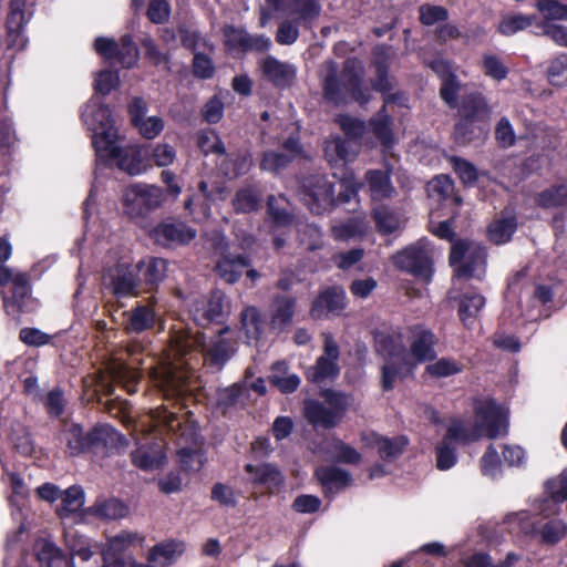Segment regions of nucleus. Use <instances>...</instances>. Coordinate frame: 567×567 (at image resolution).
<instances>
[{
    "label": "nucleus",
    "instance_id": "1",
    "mask_svg": "<svg viewBox=\"0 0 567 567\" xmlns=\"http://www.w3.org/2000/svg\"><path fill=\"white\" fill-rule=\"evenodd\" d=\"M364 69L355 58H348L342 68L333 60L324 61L319 70L322 96L336 106L357 102L365 105L371 100V91L363 83Z\"/></svg>",
    "mask_w": 567,
    "mask_h": 567
},
{
    "label": "nucleus",
    "instance_id": "2",
    "mask_svg": "<svg viewBox=\"0 0 567 567\" xmlns=\"http://www.w3.org/2000/svg\"><path fill=\"white\" fill-rule=\"evenodd\" d=\"M230 328L226 326L216 337H214L209 344H205V336L203 333H190L189 331H175L171 339V351L176 358H184L193 351L199 350L204 353L206 362L217 368L218 370L227 363V361L235 354V342L226 339L223 336L228 333Z\"/></svg>",
    "mask_w": 567,
    "mask_h": 567
},
{
    "label": "nucleus",
    "instance_id": "3",
    "mask_svg": "<svg viewBox=\"0 0 567 567\" xmlns=\"http://www.w3.org/2000/svg\"><path fill=\"white\" fill-rule=\"evenodd\" d=\"M153 431L168 434L178 443L196 444L198 427L190 412H184V405L178 401L152 409L148 413Z\"/></svg>",
    "mask_w": 567,
    "mask_h": 567
},
{
    "label": "nucleus",
    "instance_id": "4",
    "mask_svg": "<svg viewBox=\"0 0 567 567\" xmlns=\"http://www.w3.org/2000/svg\"><path fill=\"white\" fill-rule=\"evenodd\" d=\"M165 199L164 190L145 183H136L123 192L122 203L124 213L134 221L145 220L158 209Z\"/></svg>",
    "mask_w": 567,
    "mask_h": 567
},
{
    "label": "nucleus",
    "instance_id": "5",
    "mask_svg": "<svg viewBox=\"0 0 567 567\" xmlns=\"http://www.w3.org/2000/svg\"><path fill=\"white\" fill-rule=\"evenodd\" d=\"M299 195L312 214L321 215L334 205V183L321 174L310 175L302 181Z\"/></svg>",
    "mask_w": 567,
    "mask_h": 567
},
{
    "label": "nucleus",
    "instance_id": "6",
    "mask_svg": "<svg viewBox=\"0 0 567 567\" xmlns=\"http://www.w3.org/2000/svg\"><path fill=\"white\" fill-rule=\"evenodd\" d=\"M486 257L487 252L484 246L467 239H460L452 245L449 259L451 265L464 260V264L456 269V276L481 278L485 271Z\"/></svg>",
    "mask_w": 567,
    "mask_h": 567
},
{
    "label": "nucleus",
    "instance_id": "7",
    "mask_svg": "<svg viewBox=\"0 0 567 567\" xmlns=\"http://www.w3.org/2000/svg\"><path fill=\"white\" fill-rule=\"evenodd\" d=\"M475 430L488 439L504 436L508 431L505 411L492 399L477 400L474 404Z\"/></svg>",
    "mask_w": 567,
    "mask_h": 567
},
{
    "label": "nucleus",
    "instance_id": "8",
    "mask_svg": "<svg viewBox=\"0 0 567 567\" xmlns=\"http://www.w3.org/2000/svg\"><path fill=\"white\" fill-rule=\"evenodd\" d=\"M215 255L217 256V261L214 269L217 276L227 284L237 282L245 269L251 267L249 257L245 254L233 251L225 237L217 239Z\"/></svg>",
    "mask_w": 567,
    "mask_h": 567
},
{
    "label": "nucleus",
    "instance_id": "9",
    "mask_svg": "<svg viewBox=\"0 0 567 567\" xmlns=\"http://www.w3.org/2000/svg\"><path fill=\"white\" fill-rule=\"evenodd\" d=\"M190 313L197 326L223 323L230 313V300L221 290H214L206 298L197 300Z\"/></svg>",
    "mask_w": 567,
    "mask_h": 567
},
{
    "label": "nucleus",
    "instance_id": "10",
    "mask_svg": "<svg viewBox=\"0 0 567 567\" xmlns=\"http://www.w3.org/2000/svg\"><path fill=\"white\" fill-rule=\"evenodd\" d=\"M196 229L176 218H165L150 230V238L163 248L188 245L196 237Z\"/></svg>",
    "mask_w": 567,
    "mask_h": 567
},
{
    "label": "nucleus",
    "instance_id": "11",
    "mask_svg": "<svg viewBox=\"0 0 567 567\" xmlns=\"http://www.w3.org/2000/svg\"><path fill=\"white\" fill-rule=\"evenodd\" d=\"M339 346L330 333H323V353L316 363L308 368L307 380L312 383H322L336 379L340 373L338 365Z\"/></svg>",
    "mask_w": 567,
    "mask_h": 567
},
{
    "label": "nucleus",
    "instance_id": "12",
    "mask_svg": "<svg viewBox=\"0 0 567 567\" xmlns=\"http://www.w3.org/2000/svg\"><path fill=\"white\" fill-rule=\"evenodd\" d=\"M395 265L416 278L429 282L433 274V262L427 249L420 246H410L399 252L394 258Z\"/></svg>",
    "mask_w": 567,
    "mask_h": 567
},
{
    "label": "nucleus",
    "instance_id": "13",
    "mask_svg": "<svg viewBox=\"0 0 567 567\" xmlns=\"http://www.w3.org/2000/svg\"><path fill=\"white\" fill-rule=\"evenodd\" d=\"M106 287L116 298L135 297L142 292L135 266L118 264L109 270Z\"/></svg>",
    "mask_w": 567,
    "mask_h": 567
},
{
    "label": "nucleus",
    "instance_id": "14",
    "mask_svg": "<svg viewBox=\"0 0 567 567\" xmlns=\"http://www.w3.org/2000/svg\"><path fill=\"white\" fill-rule=\"evenodd\" d=\"M188 371L181 364L167 363L156 372V383L166 399L188 392Z\"/></svg>",
    "mask_w": 567,
    "mask_h": 567
},
{
    "label": "nucleus",
    "instance_id": "15",
    "mask_svg": "<svg viewBox=\"0 0 567 567\" xmlns=\"http://www.w3.org/2000/svg\"><path fill=\"white\" fill-rule=\"evenodd\" d=\"M127 445V441L110 424H96L90 430V452L95 455H109Z\"/></svg>",
    "mask_w": 567,
    "mask_h": 567
},
{
    "label": "nucleus",
    "instance_id": "16",
    "mask_svg": "<svg viewBox=\"0 0 567 567\" xmlns=\"http://www.w3.org/2000/svg\"><path fill=\"white\" fill-rule=\"evenodd\" d=\"M410 332V354L414 361L423 363L436 359L435 346L439 340L434 332L420 324L411 327Z\"/></svg>",
    "mask_w": 567,
    "mask_h": 567
},
{
    "label": "nucleus",
    "instance_id": "17",
    "mask_svg": "<svg viewBox=\"0 0 567 567\" xmlns=\"http://www.w3.org/2000/svg\"><path fill=\"white\" fill-rule=\"evenodd\" d=\"M107 372L111 382H101L105 394H113V383L122 385L128 394H134L137 391L140 373L136 369L131 368L120 360H114L109 364Z\"/></svg>",
    "mask_w": 567,
    "mask_h": 567
},
{
    "label": "nucleus",
    "instance_id": "18",
    "mask_svg": "<svg viewBox=\"0 0 567 567\" xmlns=\"http://www.w3.org/2000/svg\"><path fill=\"white\" fill-rule=\"evenodd\" d=\"M259 65L264 78L277 87H288L296 79V66L291 63L279 61L272 55L264 58Z\"/></svg>",
    "mask_w": 567,
    "mask_h": 567
},
{
    "label": "nucleus",
    "instance_id": "19",
    "mask_svg": "<svg viewBox=\"0 0 567 567\" xmlns=\"http://www.w3.org/2000/svg\"><path fill=\"white\" fill-rule=\"evenodd\" d=\"M135 268L142 292L152 291L166 277L167 261L163 258L150 257L138 261Z\"/></svg>",
    "mask_w": 567,
    "mask_h": 567
},
{
    "label": "nucleus",
    "instance_id": "20",
    "mask_svg": "<svg viewBox=\"0 0 567 567\" xmlns=\"http://www.w3.org/2000/svg\"><path fill=\"white\" fill-rule=\"evenodd\" d=\"M59 440L64 452L70 456H79L90 452V430L78 423H65L60 431Z\"/></svg>",
    "mask_w": 567,
    "mask_h": 567
},
{
    "label": "nucleus",
    "instance_id": "21",
    "mask_svg": "<svg viewBox=\"0 0 567 567\" xmlns=\"http://www.w3.org/2000/svg\"><path fill=\"white\" fill-rule=\"evenodd\" d=\"M245 471L251 475L252 484L264 487L269 494L279 493L284 486V475L274 464L262 463L257 466L247 464Z\"/></svg>",
    "mask_w": 567,
    "mask_h": 567
},
{
    "label": "nucleus",
    "instance_id": "22",
    "mask_svg": "<svg viewBox=\"0 0 567 567\" xmlns=\"http://www.w3.org/2000/svg\"><path fill=\"white\" fill-rule=\"evenodd\" d=\"M360 145L354 141L333 137L324 143V156L331 166L353 162L360 153Z\"/></svg>",
    "mask_w": 567,
    "mask_h": 567
},
{
    "label": "nucleus",
    "instance_id": "23",
    "mask_svg": "<svg viewBox=\"0 0 567 567\" xmlns=\"http://www.w3.org/2000/svg\"><path fill=\"white\" fill-rule=\"evenodd\" d=\"M296 303L295 297L285 295L274 296L269 323L271 330L280 333L292 323Z\"/></svg>",
    "mask_w": 567,
    "mask_h": 567
},
{
    "label": "nucleus",
    "instance_id": "24",
    "mask_svg": "<svg viewBox=\"0 0 567 567\" xmlns=\"http://www.w3.org/2000/svg\"><path fill=\"white\" fill-rule=\"evenodd\" d=\"M156 299L150 297L147 302H137V305L128 312V321L125 326L127 332L141 333L152 329L156 321Z\"/></svg>",
    "mask_w": 567,
    "mask_h": 567
},
{
    "label": "nucleus",
    "instance_id": "25",
    "mask_svg": "<svg viewBox=\"0 0 567 567\" xmlns=\"http://www.w3.org/2000/svg\"><path fill=\"white\" fill-rule=\"evenodd\" d=\"M137 447L132 452L133 463L142 470L158 468L164 461V444L162 441L152 440L145 443L137 442Z\"/></svg>",
    "mask_w": 567,
    "mask_h": 567
},
{
    "label": "nucleus",
    "instance_id": "26",
    "mask_svg": "<svg viewBox=\"0 0 567 567\" xmlns=\"http://www.w3.org/2000/svg\"><path fill=\"white\" fill-rule=\"evenodd\" d=\"M327 496L337 494L351 484V475L348 471L334 465L318 467L315 472Z\"/></svg>",
    "mask_w": 567,
    "mask_h": 567
},
{
    "label": "nucleus",
    "instance_id": "27",
    "mask_svg": "<svg viewBox=\"0 0 567 567\" xmlns=\"http://www.w3.org/2000/svg\"><path fill=\"white\" fill-rule=\"evenodd\" d=\"M30 278L25 272H17L14 275V284H12V296L4 299V308L9 315H18L28 311L30 302Z\"/></svg>",
    "mask_w": 567,
    "mask_h": 567
},
{
    "label": "nucleus",
    "instance_id": "28",
    "mask_svg": "<svg viewBox=\"0 0 567 567\" xmlns=\"http://www.w3.org/2000/svg\"><path fill=\"white\" fill-rule=\"evenodd\" d=\"M346 292L341 287H330L323 290L313 301L311 316L321 318L329 312L338 313L346 306Z\"/></svg>",
    "mask_w": 567,
    "mask_h": 567
},
{
    "label": "nucleus",
    "instance_id": "29",
    "mask_svg": "<svg viewBox=\"0 0 567 567\" xmlns=\"http://www.w3.org/2000/svg\"><path fill=\"white\" fill-rule=\"evenodd\" d=\"M82 120L93 133L115 128L110 107L93 100L85 105L82 112Z\"/></svg>",
    "mask_w": 567,
    "mask_h": 567
},
{
    "label": "nucleus",
    "instance_id": "30",
    "mask_svg": "<svg viewBox=\"0 0 567 567\" xmlns=\"http://www.w3.org/2000/svg\"><path fill=\"white\" fill-rule=\"evenodd\" d=\"M262 190L257 184H247L235 193L231 206L237 214H249L261 207Z\"/></svg>",
    "mask_w": 567,
    "mask_h": 567
},
{
    "label": "nucleus",
    "instance_id": "31",
    "mask_svg": "<svg viewBox=\"0 0 567 567\" xmlns=\"http://www.w3.org/2000/svg\"><path fill=\"white\" fill-rule=\"evenodd\" d=\"M239 330L244 333L247 342L260 340L265 330V318L259 308L245 307L239 315Z\"/></svg>",
    "mask_w": 567,
    "mask_h": 567
},
{
    "label": "nucleus",
    "instance_id": "32",
    "mask_svg": "<svg viewBox=\"0 0 567 567\" xmlns=\"http://www.w3.org/2000/svg\"><path fill=\"white\" fill-rule=\"evenodd\" d=\"M305 416L315 427L324 430L334 427L341 421L329 406L313 400L305 403Z\"/></svg>",
    "mask_w": 567,
    "mask_h": 567
},
{
    "label": "nucleus",
    "instance_id": "33",
    "mask_svg": "<svg viewBox=\"0 0 567 567\" xmlns=\"http://www.w3.org/2000/svg\"><path fill=\"white\" fill-rule=\"evenodd\" d=\"M489 113L487 101L481 93L474 92L462 97L458 107L461 117L483 122L488 118Z\"/></svg>",
    "mask_w": 567,
    "mask_h": 567
},
{
    "label": "nucleus",
    "instance_id": "34",
    "mask_svg": "<svg viewBox=\"0 0 567 567\" xmlns=\"http://www.w3.org/2000/svg\"><path fill=\"white\" fill-rule=\"evenodd\" d=\"M117 131L116 128H107L93 133L92 145L95 150L96 156L103 161H113V157L122 148L116 144Z\"/></svg>",
    "mask_w": 567,
    "mask_h": 567
},
{
    "label": "nucleus",
    "instance_id": "35",
    "mask_svg": "<svg viewBox=\"0 0 567 567\" xmlns=\"http://www.w3.org/2000/svg\"><path fill=\"white\" fill-rule=\"evenodd\" d=\"M365 179L373 200L391 198L396 194L391 183L390 175L386 172L380 169L368 171L365 173Z\"/></svg>",
    "mask_w": 567,
    "mask_h": 567
},
{
    "label": "nucleus",
    "instance_id": "36",
    "mask_svg": "<svg viewBox=\"0 0 567 567\" xmlns=\"http://www.w3.org/2000/svg\"><path fill=\"white\" fill-rule=\"evenodd\" d=\"M225 159L221 162L220 167L225 176L236 178L245 175L252 165L251 155L247 151H238L224 155Z\"/></svg>",
    "mask_w": 567,
    "mask_h": 567
},
{
    "label": "nucleus",
    "instance_id": "37",
    "mask_svg": "<svg viewBox=\"0 0 567 567\" xmlns=\"http://www.w3.org/2000/svg\"><path fill=\"white\" fill-rule=\"evenodd\" d=\"M369 124L375 138L383 146H391L393 143V134L391 128L392 118L388 114L385 105H382L378 113L370 118Z\"/></svg>",
    "mask_w": 567,
    "mask_h": 567
},
{
    "label": "nucleus",
    "instance_id": "38",
    "mask_svg": "<svg viewBox=\"0 0 567 567\" xmlns=\"http://www.w3.org/2000/svg\"><path fill=\"white\" fill-rule=\"evenodd\" d=\"M286 12L296 16V21L309 24L320 16L321 6L318 0H291Z\"/></svg>",
    "mask_w": 567,
    "mask_h": 567
},
{
    "label": "nucleus",
    "instance_id": "39",
    "mask_svg": "<svg viewBox=\"0 0 567 567\" xmlns=\"http://www.w3.org/2000/svg\"><path fill=\"white\" fill-rule=\"evenodd\" d=\"M116 166L131 176L140 175L145 171V166L140 153L133 147H122L113 157Z\"/></svg>",
    "mask_w": 567,
    "mask_h": 567
},
{
    "label": "nucleus",
    "instance_id": "40",
    "mask_svg": "<svg viewBox=\"0 0 567 567\" xmlns=\"http://www.w3.org/2000/svg\"><path fill=\"white\" fill-rule=\"evenodd\" d=\"M61 506L56 508L58 515L63 518L76 513L84 505V492L80 486H71L61 493Z\"/></svg>",
    "mask_w": 567,
    "mask_h": 567
},
{
    "label": "nucleus",
    "instance_id": "41",
    "mask_svg": "<svg viewBox=\"0 0 567 567\" xmlns=\"http://www.w3.org/2000/svg\"><path fill=\"white\" fill-rule=\"evenodd\" d=\"M286 362H276L272 364V374L269 381L278 388L282 393H292L300 385V378L297 374L282 375L287 371Z\"/></svg>",
    "mask_w": 567,
    "mask_h": 567
},
{
    "label": "nucleus",
    "instance_id": "42",
    "mask_svg": "<svg viewBox=\"0 0 567 567\" xmlns=\"http://www.w3.org/2000/svg\"><path fill=\"white\" fill-rule=\"evenodd\" d=\"M367 225L363 218L352 217L346 221L334 224L331 227L332 237L336 240H349L364 235Z\"/></svg>",
    "mask_w": 567,
    "mask_h": 567
},
{
    "label": "nucleus",
    "instance_id": "43",
    "mask_svg": "<svg viewBox=\"0 0 567 567\" xmlns=\"http://www.w3.org/2000/svg\"><path fill=\"white\" fill-rule=\"evenodd\" d=\"M406 444L408 441L403 436L392 439L378 436L374 441L378 453L383 461L398 458L403 453Z\"/></svg>",
    "mask_w": 567,
    "mask_h": 567
},
{
    "label": "nucleus",
    "instance_id": "44",
    "mask_svg": "<svg viewBox=\"0 0 567 567\" xmlns=\"http://www.w3.org/2000/svg\"><path fill=\"white\" fill-rule=\"evenodd\" d=\"M517 229L515 217H506L492 223L488 227V237L496 244L507 243Z\"/></svg>",
    "mask_w": 567,
    "mask_h": 567
},
{
    "label": "nucleus",
    "instance_id": "45",
    "mask_svg": "<svg viewBox=\"0 0 567 567\" xmlns=\"http://www.w3.org/2000/svg\"><path fill=\"white\" fill-rule=\"evenodd\" d=\"M480 437L477 432L471 431L461 419H454L450 422L443 440L451 444H466L476 441Z\"/></svg>",
    "mask_w": 567,
    "mask_h": 567
},
{
    "label": "nucleus",
    "instance_id": "46",
    "mask_svg": "<svg viewBox=\"0 0 567 567\" xmlns=\"http://www.w3.org/2000/svg\"><path fill=\"white\" fill-rule=\"evenodd\" d=\"M196 144L205 154L226 155V147L219 135L213 130H200L196 133Z\"/></svg>",
    "mask_w": 567,
    "mask_h": 567
},
{
    "label": "nucleus",
    "instance_id": "47",
    "mask_svg": "<svg viewBox=\"0 0 567 567\" xmlns=\"http://www.w3.org/2000/svg\"><path fill=\"white\" fill-rule=\"evenodd\" d=\"M485 305V298L475 292L464 293L458 303V316L464 324H467L468 319L477 317L478 312Z\"/></svg>",
    "mask_w": 567,
    "mask_h": 567
},
{
    "label": "nucleus",
    "instance_id": "48",
    "mask_svg": "<svg viewBox=\"0 0 567 567\" xmlns=\"http://www.w3.org/2000/svg\"><path fill=\"white\" fill-rule=\"evenodd\" d=\"M145 540V536L130 530H121L118 534L107 539V549L112 555H120L125 551L128 547L142 544Z\"/></svg>",
    "mask_w": 567,
    "mask_h": 567
},
{
    "label": "nucleus",
    "instance_id": "49",
    "mask_svg": "<svg viewBox=\"0 0 567 567\" xmlns=\"http://www.w3.org/2000/svg\"><path fill=\"white\" fill-rule=\"evenodd\" d=\"M140 58L138 49L130 34H125L121 38L117 43L116 55L114 60H117L122 66L130 69L134 66Z\"/></svg>",
    "mask_w": 567,
    "mask_h": 567
},
{
    "label": "nucleus",
    "instance_id": "50",
    "mask_svg": "<svg viewBox=\"0 0 567 567\" xmlns=\"http://www.w3.org/2000/svg\"><path fill=\"white\" fill-rule=\"evenodd\" d=\"M336 121L344 133L346 140L354 141L360 146L362 145L361 141L367 131L364 121L350 115H339Z\"/></svg>",
    "mask_w": 567,
    "mask_h": 567
},
{
    "label": "nucleus",
    "instance_id": "51",
    "mask_svg": "<svg viewBox=\"0 0 567 567\" xmlns=\"http://www.w3.org/2000/svg\"><path fill=\"white\" fill-rule=\"evenodd\" d=\"M181 545L175 540L159 543L150 550L147 559L150 563L164 567L177 551H182V549H178Z\"/></svg>",
    "mask_w": 567,
    "mask_h": 567
},
{
    "label": "nucleus",
    "instance_id": "52",
    "mask_svg": "<svg viewBox=\"0 0 567 567\" xmlns=\"http://www.w3.org/2000/svg\"><path fill=\"white\" fill-rule=\"evenodd\" d=\"M538 533L542 543L547 545H555L567 535V525L560 519H551L544 523Z\"/></svg>",
    "mask_w": 567,
    "mask_h": 567
},
{
    "label": "nucleus",
    "instance_id": "53",
    "mask_svg": "<svg viewBox=\"0 0 567 567\" xmlns=\"http://www.w3.org/2000/svg\"><path fill=\"white\" fill-rule=\"evenodd\" d=\"M320 394L324 399V402L329 405V408L340 419H342L343 414L346 413V411L352 404L353 401L351 395L331 389L322 390Z\"/></svg>",
    "mask_w": 567,
    "mask_h": 567
},
{
    "label": "nucleus",
    "instance_id": "54",
    "mask_svg": "<svg viewBox=\"0 0 567 567\" xmlns=\"http://www.w3.org/2000/svg\"><path fill=\"white\" fill-rule=\"evenodd\" d=\"M37 557L42 567H54L64 561L62 550L48 540L38 544Z\"/></svg>",
    "mask_w": 567,
    "mask_h": 567
},
{
    "label": "nucleus",
    "instance_id": "55",
    "mask_svg": "<svg viewBox=\"0 0 567 567\" xmlns=\"http://www.w3.org/2000/svg\"><path fill=\"white\" fill-rule=\"evenodd\" d=\"M95 514L105 519H120L127 515L128 508L116 498H111L94 505Z\"/></svg>",
    "mask_w": 567,
    "mask_h": 567
},
{
    "label": "nucleus",
    "instance_id": "56",
    "mask_svg": "<svg viewBox=\"0 0 567 567\" xmlns=\"http://www.w3.org/2000/svg\"><path fill=\"white\" fill-rule=\"evenodd\" d=\"M567 200V186L555 185L538 194L537 204L544 208L563 206Z\"/></svg>",
    "mask_w": 567,
    "mask_h": 567
},
{
    "label": "nucleus",
    "instance_id": "57",
    "mask_svg": "<svg viewBox=\"0 0 567 567\" xmlns=\"http://www.w3.org/2000/svg\"><path fill=\"white\" fill-rule=\"evenodd\" d=\"M373 218L379 231L391 234L399 228V217L386 206L380 205L373 209Z\"/></svg>",
    "mask_w": 567,
    "mask_h": 567
},
{
    "label": "nucleus",
    "instance_id": "58",
    "mask_svg": "<svg viewBox=\"0 0 567 567\" xmlns=\"http://www.w3.org/2000/svg\"><path fill=\"white\" fill-rule=\"evenodd\" d=\"M291 161L292 156H289L284 151H268L262 154L260 168L262 171L278 173L286 168Z\"/></svg>",
    "mask_w": 567,
    "mask_h": 567
},
{
    "label": "nucleus",
    "instance_id": "59",
    "mask_svg": "<svg viewBox=\"0 0 567 567\" xmlns=\"http://www.w3.org/2000/svg\"><path fill=\"white\" fill-rule=\"evenodd\" d=\"M460 90L461 83L455 74H443V81L440 87V96L451 109L457 106V95Z\"/></svg>",
    "mask_w": 567,
    "mask_h": 567
},
{
    "label": "nucleus",
    "instance_id": "60",
    "mask_svg": "<svg viewBox=\"0 0 567 567\" xmlns=\"http://www.w3.org/2000/svg\"><path fill=\"white\" fill-rule=\"evenodd\" d=\"M375 347L380 353L388 358L393 355L402 357L403 352H405V348L402 342L394 336L388 333H379L375 337Z\"/></svg>",
    "mask_w": 567,
    "mask_h": 567
},
{
    "label": "nucleus",
    "instance_id": "61",
    "mask_svg": "<svg viewBox=\"0 0 567 567\" xmlns=\"http://www.w3.org/2000/svg\"><path fill=\"white\" fill-rule=\"evenodd\" d=\"M547 76L553 85L563 86L567 84V54L563 53L550 62Z\"/></svg>",
    "mask_w": 567,
    "mask_h": 567
},
{
    "label": "nucleus",
    "instance_id": "62",
    "mask_svg": "<svg viewBox=\"0 0 567 567\" xmlns=\"http://www.w3.org/2000/svg\"><path fill=\"white\" fill-rule=\"evenodd\" d=\"M419 19L423 25H433L449 19V11L442 6L422 4L419 8Z\"/></svg>",
    "mask_w": 567,
    "mask_h": 567
},
{
    "label": "nucleus",
    "instance_id": "63",
    "mask_svg": "<svg viewBox=\"0 0 567 567\" xmlns=\"http://www.w3.org/2000/svg\"><path fill=\"white\" fill-rule=\"evenodd\" d=\"M425 372L434 378H446L461 372L460 364L451 358H441L425 368Z\"/></svg>",
    "mask_w": 567,
    "mask_h": 567
},
{
    "label": "nucleus",
    "instance_id": "64",
    "mask_svg": "<svg viewBox=\"0 0 567 567\" xmlns=\"http://www.w3.org/2000/svg\"><path fill=\"white\" fill-rule=\"evenodd\" d=\"M533 23V17L524 14H515L503 18L498 25V31L503 35H512L517 31L525 30Z\"/></svg>",
    "mask_w": 567,
    "mask_h": 567
}]
</instances>
